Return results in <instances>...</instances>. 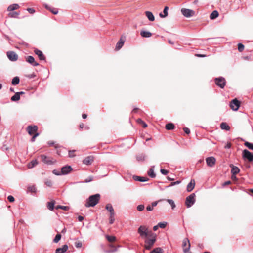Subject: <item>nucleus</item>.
Here are the masks:
<instances>
[{"label": "nucleus", "mask_w": 253, "mask_h": 253, "mask_svg": "<svg viewBox=\"0 0 253 253\" xmlns=\"http://www.w3.org/2000/svg\"><path fill=\"white\" fill-rule=\"evenodd\" d=\"M100 198V195L99 194H96L91 196H90L89 198L86 200L85 204L86 207H94L97 204Z\"/></svg>", "instance_id": "1"}, {"label": "nucleus", "mask_w": 253, "mask_h": 253, "mask_svg": "<svg viewBox=\"0 0 253 253\" xmlns=\"http://www.w3.org/2000/svg\"><path fill=\"white\" fill-rule=\"evenodd\" d=\"M138 233L142 238H148L151 234H153L145 225H141L138 229Z\"/></svg>", "instance_id": "2"}, {"label": "nucleus", "mask_w": 253, "mask_h": 253, "mask_svg": "<svg viewBox=\"0 0 253 253\" xmlns=\"http://www.w3.org/2000/svg\"><path fill=\"white\" fill-rule=\"evenodd\" d=\"M151 238L147 239L145 241V248L147 250H150L156 241V235L155 233L149 236Z\"/></svg>", "instance_id": "3"}, {"label": "nucleus", "mask_w": 253, "mask_h": 253, "mask_svg": "<svg viewBox=\"0 0 253 253\" xmlns=\"http://www.w3.org/2000/svg\"><path fill=\"white\" fill-rule=\"evenodd\" d=\"M195 194L192 193L186 197L185 200V205L187 208L191 207L195 202Z\"/></svg>", "instance_id": "4"}, {"label": "nucleus", "mask_w": 253, "mask_h": 253, "mask_svg": "<svg viewBox=\"0 0 253 253\" xmlns=\"http://www.w3.org/2000/svg\"><path fill=\"white\" fill-rule=\"evenodd\" d=\"M240 106V102L237 98L233 99L230 102V107L234 111H237Z\"/></svg>", "instance_id": "5"}, {"label": "nucleus", "mask_w": 253, "mask_h": 253, "mask_svg": "<svg viewBox=\"0 0 253 253\" xmlns=\"http://www.w3.org/2000/svg\"><path fill=\"white\" fill-rule=\"evenodd\" d=\"M216 84L221 88H223L226 84V81L223 77L216 78L215 79Z\"/></svg>", "instance_id": "6"}, {"label": "nucleus", "mask_w": 253, "mask_h": 253, "mask_svg": "<svg viewBox=\"0 0 253 253\" xmlns=\"http://www.w3.org/2000/svg\"><path fill=\"white\" fill-rule=\"evenodd\" d=\"M181 12L182 15L187 18L192 17L195 14V11L189 9L182 8Z\"/></svg>", "instance_id": "7"}, {"label": "nucleus", "mask_w": 253, "mask_h": 253, "mask_svg": "<svg viewBox=\"0 0 253 253\" xmlns=\"http://www.w3.org/2000/svg\"><path fill=\"white\" fill-rule=\"evenodd\" d=\"M73 170L70 166L66 165L63 167L61 169V175H66L71 172Z\"/></svg>", "instance_id": "8"}, {"label": "nucleus", "mask_w": 253, "mask_h": 253, "mask_svg": "<svg viewBox=\"0 0 253 253\" xmlns=\"http://www.w3.org/2000/svg\"><path fill=\"white\" fill-rule=\"evenodd\" d=\"M7 56L8 59L12 61H15L18 59V55L14 51L7 52Z\"/></svg>", "instance_id": "9"}, {"label": "nucleus", "mask_w": 253, "mask_h": 253, "mask_svg": "<svg viewBox=\"0 0 253 253\" xmlns=\"http://www.w3.org/2000/svg\"><path fill=\"white\" fill-rule=\"evenodd\" d=\"M206 161L209 167H212L215 164L216 159L214 157H209L206 158Z\"/></svg>", "instance_id": "10"}, {"label": "nucleus", "mask_w": 253, "mask_h": 253, "mask_svg": "<svg viewBox=\"0 0 253 253\" xmlns=\"http://www.w3.org/2000/svg\"><path fill=\"white\" fill-rule=\"evenodd\" d=\"M26 61L33 66H37L39 64L35 61L34 58L32 56H28L26 57Z\"/></svg>", "instance_id": "11"}, {"label": "nucleus", "mask_w": 253, "mask_h": 253, "mask_svg": "<svg viewBox=\"0 0 253 253\" xmlns=\"http://www.w3.org/2000/svg\"><path fill=\"white\" fill-rule=\"evenodd\" d=\"M187 244H188L187 247L183 249V251L184 253L188 252L190 248V244L189 240L187 238H185L183 241L182 245L183 247H185L187 245Z\"/></svg>", "instance_id": "12"}, {"label": "nucleus", "mask_w": 253, "mask_h": 253, "mask_svg": "<svg viewBox=\"0 0 253 253\" xmlns=\"http://www.w3.org/2000/svg\"><path fill=\"white\" fill-rule=\"evenodd\" d=\"M93 161V157L92 156H88L86 157L84 159V160L83 161V163L85 165H89L91 164Z\"/></svg>", "instance_id": "13"}, {"label": "nucleus", "mask_w": 253, "mask_h": 253, "mask_svg": "<svg viewBox=\"0 0 253 253\" xmlns=\"http://www.w3.org/2000/svg\"><path fill=\"white\" fill-rule=\"evenodd\" d=\"M27 131L30 135H32L34 132H36L38 130V127L36 126H29L27 128Z\"/></svg>", "instance_id": "14"}, {"label": "nucleus", "mask_w": 253, "mask_h": 253, "mask_svg": "<svg viewBox=\"0 0 253 253\" xmlns=\"http://www.w3.org/2000/svg\"><path fill=\"white\" fill-rule=\"evenodd\" d=\"M195 185V180L194 179H191L187 186V191L188 192H191L194 189Z\"/></svg>", "instance_id": "15"}, {"label": "nucleus", "mask_w": 253, "mask_h": 253, "mask_svg": "<svg viewBox=\"0 0 253 253\" xmlns=\"http://www.w3.org/2000/svg\"><path fill=\"white\" fill-rule=\"evenodd\" d=\"M35 53L37 55L39 58V59L41 60H44L45 59V57H44V55L43 54L42 51L41 50L35 49L34 50Z\"/></svg>", "instance_id": "16"}, {"label": "nucleus", "mask_w": 253, "mask_h": 253, "mask_svg": "<svg viewBox=\"0 0 253 253\" xmlns=\"http://www.w3.org/2000/svg\"><path fill=\"white\" fill-rule=\"evenodd\" d=\"M230 167L231 168V172L232 175H236L240 172V169L233 164L230 165Z\"/></svg>", "instance_id": "17"}, {"label": "nucleus", "mask_w": 253, "mask_h": 253, "mask_svg": "<svg viewBox=\"0 0 253 253\" xmlns=\"http://www.w3.org/2000/svg\"><path fill=\"white\" fill-rule=\"evenodd\" d=\"M68 247L67 245H64L62 248L56 249V253H64L67 250Z\"/></svg>", "instance_id": "18"}, {"label": "nucleus", "mask_w": 253, "mask_h": 253, "mask_svg": "<svg viewBox=\"0 0 253 253\" xmlns=\"http://www.w3.org/2000/svg\"><path fill=\"white\" fill-rule=\"evenodd\" d=\"M41 159L43 162H44L45 164L51 165L53 164V162L51 160L48 159L47 157L44 155H42L41 156Z\"/></svg>", "instance_id": "19"}, {"label": "nucleus", "mask_w": 253, "mask_h": 253, "mask_svg": "<svg viewBox=\"0 0 253 253\" xmlns=\"http://www.w3.org/2000/svg\"><path fill=\"white\" fill-rule=\"evenodd\" d=\"M145 15L147 16V18L150 21H154L155 17H154V16L153 15V13L151 12L147 11L145 12Z\"/></svg>", "instance_id": "20"}, {"label": "nucleus", "mask_w": 253, "mask_h": 253, "mask_svg": "<svg viewBox=\"0 0 253 253\" xmlns=\"http://www.w3.org/2000/svg\"><path fill=\"white\" fill-rule=\"evenodd\" d=\"M125 41L121 38L118 42L117 43L116 49L117 50H119L123 45Z\"/></svg>", "instance_id": "21"}, {"label": "nucleus", "mask_w": 253, "mask_h": 253, "mask_svg": "<svg viewBox=\"0 0 253 253\" xmlns=\"http://www.w3.org/2000/svg\"><path fill=\"white\" fill-rule=\"evenodd\" d=\"M140 35L143 37L149 38L152 36V33L148 31H142Z\"/></svg>", "instance_id": "22"}, {"label": "nucleus", "mask_w": 253, "mask_h": 253, "mask_svg": "<svg viewBox=\"0 0 253 253\" xmlns=\"http://www.w3.org/2000/svg\"><path fill=\"white\" fill-rule=\"evenodd\" d=\"M169 8L168 6L165 7L164 10H163V14L162 13H160L159 14V16L161 18H165L168 16V11Z\"/></svg>", "instance_id": "23"}, {"label": "nucleus", "mask_w": 253, "mask_h": 253, "mask_svg": "<svg viewBox=\"0 0 253 253\" xmlns=\"http://www.w3.org/2000/svg\"><path fill=\"white\" fill-rule=\"evenodd\" d=\"M134 179L136 181H138L140 182H145L148 180V179L147 177L137 176H134Z\"/></svg>", "instance_id": "24"}, {"label": "nucleus", "mask_w": 253, "mask_h": 253, "mask_svg": "<svg viewBox=\"0 0 253 253\" xmlns=\"http://www.w3.org/2000/svg\"><path fill=\"white\" fill-rule=\"evenodd\" d=\"M38 163V161L36 160H33L28 164L27 167L29 169H31L36 166Z\"/></svg>", "instance_id": "25"}, {"label": "nucleus", "mask_w": 253, "mask_h": 253, "mask_svg": "<svg viewBox=\"0 0 253 253\" xmlns=\"http://www.w3.org/2000/svg\"><path fill=\"white\" fill-rule=\"evenodd\" d=\"M219 15L218 12L216 10L213 11L210 16V18L211 19H214L216 18Z\"/></svg>", "instance_id": "26"}, {"label": "nucleus", "mask_w": 253, "mask_h": 253, "mask_svg": "<svg viewBox=\"0 0 253 253\" xmlns=\"http://www.w3.org/2000/svg\"><path fill=\"white\" fill-rule=\"evenodd\" d=\"M220 128L223 130H229L230 129V126L224 122L220 124Z\"/></svg>", "instance_id": "27"}, {"label": "nucleus", "mask_w": 253, "mask_h": 253, "mask_svg": "<svg viewBox=\"0 0 253 253\" xmlns=\"http://www.w3.org/2000/svg\"><path fill=\"white\" fill-rule=\"evenodd\" d=\"M19 7V5L17 4H13L10 5L8 7L7 10L10 11H13L15 9H18Z\"/></svg>", "instance_id": "28"}, {"label": "nucleus", "mask_w": 253, "mask_h": 253, "mask_svg": "<svg viewBox=\"0 0 253 253\" xmlns=\"http://www.w3.org/2000/svg\"><path fill=\"white\" fill-rule=\"evenodd\" d=\"M145 157L144 154H141L136 156V159L138 162H143L145 160Z\"/></svg>", "instance_id": "29"}, {"label": "nucleus", "mask_w": 253, "mask_h": 253, "mask_svg": "<svg viewBox=\"0 0 253 253\" xmlns=\"http://www.w3.org/2000/svg\"><path fill=\"white\" fill-rule=\"evenodd\" d=\"M20 79L18 77H15L13 78V79L12 80V84L13 85H16L18 84L19 83Z\"/></svg>", "instance_id": "30"}, {"label": "nucleus", "mask_w": 253, "mask_h": 253, "mask_svg": "<svg viewBox=\"0 0 253 253\" xmlns=\"http://www.w3.org/2000/svg\"><path fill=\"white\" fill-rule=\"evenodd\" d=\"M20 98V95L16 92L13 96L11 98V100L12 101H18Z\"/></svg>", "instance_id": "31"}, {"label": "nucleus", "mask_w": 253, "mask_h": 253, "mask_svg": "<svg viewBox=\"0 0 253 253\" xmlns=\"http://www.w3.org/2000/svg\"><path fill=\"white\" fill-rule=\"evenodd\" d=\"M164 200L167 201L169 203V204L171 206L172 209H174L175 208L176 206H175V204L173 200H172L171 199H164Z\"/></svg>", "instance_id": "32"}, {"label": "nucleus", "mask_w": 253, "mask_h": 253, "mask_svg": "<svg viewBox=\"0 0 253 253\" xmlns=\"http://www.w3.org/2000/svg\"><path fill=\"white\" fill-rule=\"evenodd\" d=\"M106 209L107 210H108L110 212V213H114V209H113L112 206L111 204H108L106 205Z\"/></svg>", "instance_id": "33"}, {"label": "nucleus", "mask_w": 253, "mask_h": 253, "mask_svg": "<svg viewBox=\"0 0 253 253\" xmlns=\"http://www.w3.org/2000/svg\"><path fill=\"white\" fill-rule=\"evenodd\" d=\"M148 175L152 177V178H155L156 177V174L154 172V171L153 169H150L148 172Z\"/></svg>", "instance_id": "34"}, {"label": "nucleus", "mask_w": 253, "mask_h": 253, "mask_svg": "<svg viewBox=\"0 0 253 253\" xmlns=\"http://www.w3.org/2000/svg\"><path fill=\"white\" fill-rule=\"evenodd\" d=\"M54 204L55 203H54V201L48 202V203H47L48 209L50 211H52L54 209Z\"/></svg>", "instance_id": "35"}, {"label": "nucleus", "mask_w": 253, "mask_h": 253, "mask_svg": "<svg viewBox=\"0 0 253 253\" xmlns=\"http://www.w3.org/2000/svg\"><path fill=\"white\" fill-rule=\"evenodd\" d=\"M167 130H172L174 128V125L172 123H168L166 125Z\"/></svg>", "instance_id": "36"}, {"label": "nucleus", "mask_w": 253, "mask_h": 253, "mask_svg": "<svg viewBox=\"0 0 253 253\" xmlns=\"http://www.w3.org/2000/svg\"><path fill=\"white\" fill-rule=\"evenodd\" d=\"M115 213H111L110 214V217H109V223L112 224L114 223L115 221Z\"/></svg>", "instance_id": "37"}, {"label": "nucleus", "mask_w": 253, "mask_h": 253, "mask_svg": "<svg viewBox=\"0 0 253 253\" xmlns=\"http://www.w3.org/2000/svg\"><path fill=\"white\" fill-rule=\"evenodd\" d=\"M151 253H163L161 248H156L151 252Z\"/></svg>", "instance_id": "38"}, {"label": "nucleus", "mask_w": 253, "mask_h": 253, "mask_svg": "<svg viewBox=\"0 0 253 253\" xmlns=\"http://www.w3.org/2000/svg\"><path fill=\"white\" fill-rule=\"evenodd\" d=\"M244 145L249 149L253 150V144L249 142H246Z\"/></svg>", "instance_id": "39"}, {"label": "nucleus", "mask_w": 253, "mask_h": 253, "mask_svg": "<svg viewBox=\"0 0 253 253\" xmlns=\"http://www.w3.org/2000/svg\"><path fill=\"white\" fill-rule=\"evenodd\" d=\"M106 238L108 241L111 242L115 241L116 239L115 237L109 235L106 236Z\"/></svg>", "instance_id": "40"}, {"label": "nucleus", "mask_w": 253, "mask_h": 253, "mask_svg": "<svg viewBox=\"0 0 253 253\" xmlns=\"http://www.w3.org/2000/svg\"><path fill=\"white\" fill-rule=\"evenodd\" d=\"M56 209H61L64 211H68L69 209V207L68 206H57L56 207Z\"/></svg>", "instance_id": "41"}, {"label": "nucleus", "mask_w": 253, "mask_h": 253, "mask_svg": "<svg viewBox=\"0 0 253 253\" xmlns=\"http://www.w3.org/2000/svg\"><path fill=\"white\" fill-rule=\"evenodd\" d=\"M61 236L60 234H57L55 238L54 239V242L55 243H57L59 241V240L61 239Z\"/></svg>", "instance_id": "42"}, {"label": "nucleus", "mask_w": 253, "mask_h": 253, "mask_svg": "<svg viewBox=\"0 0 253 253\" xmlns=\"http://www.w3.org/2000/svg\"><path fill=\"white\" fill-rule=\"evenodd\" d=\"M238 50L240 51V52H242L243 51L244 49V46L243 44H242V43H238Z\"/></svg>", "instance_id": "43"}, {"label": "nucleus", "mask_w": 253, "mask_h": 253, "mask_svg": "<svg viewBox=\"0 0 253 253\" xmlns=\"http://www.w3.org/2000/svg\"><path fill=\"white\" fill-rule=\"evenodd\" d=\"M45 7L46 9L50 10L52 12V13H53L54 14H56L58 13V11L57 9H51L47 5H45Z\"/></svg>", "instance_id": "44"}, {"label": "nucleus", "mask_w": 253, "mask_h": 253, "mask_svg": "<svg viewBox=\"0 0 253 253\" xmlns=\"http://www.w3.org/2000/svg\"><path fill=\"white\" fill-rule=\"evenodd\" d=\"M19 15V14L18 13H17L16 12H11L9 14V17H17V16Z\"/></svg>", "instance_id": "45"}, {"label": "nucleus", "mask_w": 253, "mask_h": 253, "mask_svg": "<svg viewBox=\"0 0 253 253\" xmlns=\"http://www.w3.org/2000/svg\"><path fill=\"white\" fill-rule=\"evenodd\" d=\"M29 191L31 192H35L36 191V188L34 186H29L28 188Z\"/></svg>", "instance_id": "46"}, {"label": "nucleus", "mask_w": 253, "mask_h": 253, "mask_svg": "<svg viewBox=\"0 0 253 253\" xmlns=\"http://www.w3.org/2000/svg\"><path fill=\"white\" fill-rule=\"evenodd\" d=\"M144 206L143 205H139L137 206V209L138 211H141L144 210Z\"/></svg>", "instance_id": "47"}, {"label": "nucleus", "mask_w": 253, "mask_h": 253, "mask_svg": "<svg viewBox=\"0 0 253 253\" xmlns=\"http://www.w3.org/2000/svg\"><path fill=\"white\" fill-rule=\"evenodd\" d=\"M167 224V222H159L158 223V226L161 228H164L166 226Z\"/></svg>", "instance_id": "48"}, {"label": "nucleus", "mask_w": 253, "mask_h": 253, "mask_svg": "<svg viewBox=\"0 0 253 253\" xmlns=\"http://www.w3.org/2000/svg\"><path fill=\"white\" fill-rule=\"evenodd\" d=\"M53 173L54 174L56 175H61V171H59L58 170L54 169L52 171Z\"/></svg>", "instance_id": "49"}, {"label": "nucleus", "mask_w": 253, "mask_h": 253, "mask_svg": "<svg viewBox=\"0 0 253 253\" xmlns=\"http://www.w3.org/2000/svg\"><path fill=\"white\" fill-rule=\"evenodd\" d=\"M93 179V177L92 176H90L88 177V178H87L86 179H85L84 182L88 183V182L92 181Z\"/></svg>", "instance_id": "50"}, {"label": "nucleus", "mask_w": 253, "mask_h": 253, "mask_svg": "<svg viewBox=\"0 0 253 253\" xmlns=\"http://www.w3.org/2000/svg\"><path fill=\"white\" fill-rule=\"evenodd\" d=\"M45 183L48 187H51L53 184V183L51 180H47L45 182Z\"/></svg>", "instance_id": "51"}, {"label": "nucleus", "mask_w": 253, "mask_h": 253, "mask_svg": "<svg viewBox=\"0 0 253 253\" xmlns=\"http://www.w3.org/2000/svg\"><path fill=\"white\" fill-rule=\"evenodd\" d=\"M160 172L162 174L165 175H167L168 173V171L164 169H161Z\"/></svg>", "instance_id": "52"}, {"label": "nucleus", "mask_w": 253, "mask_h": 253, "mask_svg": "<svg viewBox=\"0 0 253 253\" xmlns=\"http://www.w3.org/2000/svg\"><path fill=\"white\" fill-rule=\"evenodd\" d=\"M180 183V181H175V182H171L170 183V184L168 186V187H170V186H174L175 185H176V184H178Z\"/></svg>", "instance_id": "53"}, {"label": "nucleus", "mask_w": 253, "mask_h": 253, "mask_svg": "<svg viewBox=\"0 0 253 253\" xmlns=\"http://www.w3.org/2000/svg\"><path fill=\"white\" fill-rule=\"evenodd\" d=\"M164 199H161L160 200H159L158 201H155V202H152V206H153V207L154 208V207H155L157 206V205L158 204V203L160 201H164Z\"/></svg>", "instance_id": "54"}, {"label": "nucleus", "mask_w": 253, "mask_h": 253, "mask_svg": "<svg viewBox=\"0 0 253 253\" xmlns=\"http://www.w3.org/2000/svg\"><path fill=\"white\" fill-rule=\"evenodd\" d=\"M7 199L10 202H13L14 201V198L11 195L8 196Z\"/></svg>", "instance_id": "55"}, {"label": "nucleus", "mask_w": 253, "mask_h": 253, "mask_svg": "<svg viewBox=\"0 0 253 253\" xmlns=\"http://www.w3.org/2000/svg\"><path fill=\"white\" fill-rule=\"evenodd\" d=\"M183 130L187 134H189L190 132V129L187 127H184Z\"/></svg>", "instance_id": "56"}, {"label": "nucleus", "mask_w": 253, "mask_h": 253, "mask_svg": "<svg viewBox=\"0 0 253 253\" xmlns=\"http://www.w3.org/2000/svg\"><path fill=\"white\" fill-rule=\"evenodd\" d=\"M39 135V133H36L31 138V141L32 142H34L35 140V138L36 137H37Z\"/></svg>", "instance_id": "57"}, {"label": "nucleus", "mask_w": 253, "mask_h": 253, "mask_svg": "<svg viewBox=\"0 0 253 253\" xmlns=\"http://www.w3.org/2000/svg\"><path fill=\"white\" fill-rule=\"evenodd\" d=\"M146 210L148 211H152L153 210V207L152 205H148L146 207Z\"/></svg>", "instance_id": "58"}, {"label": "nucleus", "mask_w": 253, "mask_h": 253, "mask_svg": "<svg viewBox=\"0 0 253 253\" xmlns=\"http://www.w3.org/2000/svg\"><path fill=\"white\" fill-rule=\"evenodd\" d=\"M74 152H75V150L69 151V156L70 157H73L75 156L74 154Z\"/></svg>", "instance_id": "59"}, {"label": "nucleus", "mask_w": 253, "mask_h": 253, "mask_svg": "<svg viewBox=\"0 0 253 253\" xmlns=\"http://www.w3.org/2000/svg\"><path fill=\"white\" fill-rule=\"evenodd\" d=\"M27 10L31 14H33L35 12V10L33 8H28Z\"/></svg>", "instance_id": "60"}, {"label": "nucleus", "mask_w": 253, "mask_h": 253, "mask_svg": "<svg viewBox=\"0 0 253 253\" xmlns=\"http://www.w3.org/2000/svg\"><path fill=\"white\" fill-rule=\"evenodd\" d=\"M82 246V244L81 242H77L75 244V246L77 247V248H81Z\"/></svg>", "instance_id": "61"}, {"label": "nucleus", "mask_w": 253, "mask_h": 253, "mask_svg": "<svg viewBox=\"0 0 253 253\" xmlns=\"http://www.w3.org/2000/svg\"><path fill=\"white\" fill-rule=\"evenodd\" d=\"M231 144L230 142H227L226 145L224 146V148L226 149H229L231 148Z\"/></svg>", "instance_id": "62"}, {"label": "nucleus", "mask_w": 253, "mask_h": 253, "mask_svg": "<svg viewBox=\"0 0 253 253\" xmlns=\"http://www.w3.org/2000/svg\"><path fill=\"white\" fill-rule=\"evenodd\" d=\"M78 219L79 221L82 222L84 220V217L82 216H79Z\"/></svg>", "instance_id": "63"}, {"label": "nucleus", "mask_w": 253, "mask_h": 253, "mask_svg": "<svg viewBox=\"0 0 253 253\" xmlns=\"http://www.w3.org/2000/svg\"><path fill=\"white\" fill-rule=\"evenodd\" d=\"M144 128H146L147 126V125L143 121L141 124Z\"/></svg>", "instance_id": "64"}]
</instances>
